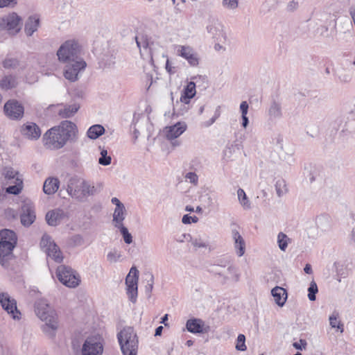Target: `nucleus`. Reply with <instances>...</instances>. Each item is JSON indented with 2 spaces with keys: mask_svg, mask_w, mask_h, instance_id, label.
<instances>
[{
  "mask_svg": "<svg viewBox=\"0 0 355 355\" xmlns=\"http://www.w3.org/2000/svg\"><path fill=\"white\" fill-rule=\"evenodd\" d=\"M137 45L140 50V53L143 55L141 49L145 51H148L151 58L153 57L155 43L149 38L148 35L144 33H139L135 37Z\"/></svg>",
  "mask_w": 355,
  "mask_h": 355,
  "instance_id": "obj_19",
  "label": "nucleus"
},
{
  "mask_svg": "<svg viewBox=\"0 0 355 355\" xmlns=\"http://www.w3.org/2000/svg\"><path fill=\"white\" fill-rule=\"evenodd\" d=\"M198 220V217L196 216H191L188 214H185L183 216L182 218V222L184 223V224H190L191 222L193 223H197Z\"/></svg>",
  "mask_w": 355,
  "mask_h": 355,
  "instance_id": "obj_53",
  "label": "nucleus"
},
{
  "mask_svg": "<svg viewBox=\"0 0 355 355\" xmlns=\"http://www.w3.org/2000/svg\"><path fill=\"white\" fill-rule=\"evenodd\" d=\"M352 79V76L349 74H343L339 76V80L342 83H349Z\"/></svg>",
  "mask_w": 355,
  "mask_h": 355,
  "instance_id": "obj_59",
  "label": "nucleus"
},
{
  "mask_svg": "<svg viewBox=\"0 0 355 355\" xmlns=\"http://www.w3.org/2000/svg\"><path fill=\"white\" fill-rule=\"evenodd\" d=\"M248 104L246 101H243L240 105V110L242 116L247 115L248 111Z\"/></svg>",
  "mask_w": 355,
  "mask_h": 355,
  "instance_id": "obj_58",
  "label": "nucleus"
},
{
  "mask_svg": "<svg viewBox=\"0 0 355 355\" xmlns=\"http://www.w3.org/2000/svg\"><path fill=\"white\" fill-rule=\"evenodd\" d=\"M334 265L338 282H340L342 278H346L348 277L349 270L347 266L340 262L335 263Z\"/></svg>",
  "mask_w": 355,
  "mask_h": 355,
  "instance_id": "obj_33",
  "label": "nucleus"
},
{
  "mask_svg": "<svg viewBox=\"0 0 355 355\" xmlns=\"http://www.w3.org/2000/svg\"><path fill=\"white\" fill-rule=\"evenodd\" d=\"M207 31L216 42L221 43L227 42V35L221 23L217 21H213L207 26Z\"/></svg>",
  "mask_w": 355,
  "mask_h": 355,
  "instance_id": "obj_17",
  "label": "nucleus"
},
{
  "mask_svg": "<svg viewBox=\"0 0 355 355\" xmlns=\"http://www.w3.org/2000/svg\"><path fill=\"white\" fill-rule=\"evenodd\" d=\"M221 44H222L221 42H217L215 44L214 49L216 51H221V50L225 51V48Z\"/></svg>",
  "mask_w": 355,
  "mask_h": 355,
  "instance_id": "obj_61",
  "label": "nucleus"
},
{
  "mask_svg": "<svg viewBox=\"0 0 355 355\" xmlns=\"http://www.w3.org/2000/svg\"><path fill=\"white\" fill-rule=\"evenodd\" d=\"M101 157L98 159V163L103 166H108L111 164L112 157L107 155V150L106 149H101Z\"/></svg>",
  "mask_w": 355,
  "mask_h": 355,
  "instance_id": "obj_42",
  "label": "nucleus"
},
{
  "mask_svg": "<svg viewBox=\"0 0 355 355\" xmlns=\"http://www.w3.org/2000/svg\"><path fill=\"white\" fill-rule=\"evenodd\" d=\"M58 60L67 64L64 76L66 79L75 82L78 74L85 70L87 63L81 58V46L76 40H68L61 44L57 51Z\"/></svg>",
  "mask_w": 355,
  "mask_h": 355,
  "instance_id": "obj_1",
  "label": "nucleus"
},
{
  "mask_svg": "<svg viewBox=\"0 0 355 355\" xmlns=\"http://www.w3.org/2000/svg\"><path fill=\"white\" fill-rule=\"evenodd\" d=\"M139 271L136 267L130 268L128 275L125 278V284L127 286V294L129 300L135 303L137 297V283Z\"/></svg>",
  "mask_w": 355,
  "mask_h": 355,
  "instance_id": "obj_11",
  "label": "nucleus"
},
{
  "mask_svg": "<svg viewBox=\"0 0 355 355\" xmlns=\"http://www.w3.org/2000/svg\"><path fill=\"white\" fill-rule=\"evenodd\" d=\"M15 245L12 244L11 242L3 241L0 242V264L7 268L9 265V261L12 259V250Z\"/></svg>",
  "mask_w": 355,
  "mask_h": 355,
  "instance_id": "obj_16",
  "label": "nucleus"
},
{
  "mask_svg": "<svg viewBox=\"0 0 355 355\" xmlns=\"http://www.w3.org/2000/svg\"><path fill=\"white\" fill-rule=\"evenodd\" d=\"M187 236L190 237L189 241L196 248H206L207 246L206 242L200 237H191L189 234H188Z\"/></svg>",
  "mask_w": 355,
  "mask_h": 355,
  "instance_id": "obj_44",
  "label": "nucleus"
},
{
  "mask_svg": "<svg viewBox=\"0 0 355 355\" xmlns=\"http://www.w3.org/2000/svg\"><path fill=\"white\" fill-rule=\"evenodd\" d=\"M4 178L6 180L8 181L9 183L12 184V182L15 180L16 178H20L19 177V173L17 171H15L11 167H6L3 169V173Z\"/></svg>",
  "mask_w": 355,
  "mask_h": 355,
  "instance_id": "obj_35",
  "label": "nucleus"
},
{
  "mask_svg": "<svg viewBox=\"0 0 355 355\" xmlns=\"http://www.w3.org/2000/svg\"><path fill=\"white\" fill-rule=\"evenodd\" d=\"M14 185L9 186L6 188V192L8 193L17 195L19 194L23 188V182L21 178H16L14 182H12Z\"/></svg>",
  "mask_w": 355,
  "mask_h": 355,
  "instance_id": "obj_34",
  "label": "nucleus"
},
{
  "mask_svg": "<svg viewBox=\"0 0 355 355\" xmlns=\"http://www.w3.org/2000/svg\"><path fill=\"white\" fill-rule=\"evenodd\" d=\"M187 128L185 122H178L174 125L165 127L163 132L166 139L171 141V145L173 147H178L181 145V141L176 139L183 134Z\"/></svg>",
  "mask_w": 355,
  "mask_h": 355,
  "instance_id": "obj_9",
  "label": "nucleus"
},
{
  "mask_svg": "<svg viewBox=\"0 0 355 355\" xmlns=\"http://www.w3.org/2000/svg\"><path fill=\"white\" fill-rule=\"evenodd\" d=\"M80 106L77 103L65 105L58 110V115L63 119L72 117L79 110Z\"/></svg>",
  "mask_w": 355,
  "mask_h": 355,
  "instance_id": "obj_26",
  "label": "nucleus"
},
{
  "mask_svg": "<svg viewBox=\"0 0 355 355\" xmlns=\"http://www.w3.org/2000/svg\"><path fill=\"white\" fill-rule=\"evenodd\" d=\"M153 284H154V276L152 273H150L148 275V279H147V284L145 287L146 292L148 294V295H150V293L153 288Z\"/></svg>",
  "mask_w": 355,
  "mask_h": 355,
  "instance_id": "obj_50",
  "label": "nucleus"
},
{
  "mask_svg": "<svg viewBox=\"0 0 355 355\" xmlns=\"http://www.w3.org/2000/svg\"><path fill=\"white\" fill-rule=\"evenodd\" d=\"M3 112L8 119L11 120H19L24 116V107L19 101L12 99L5 103Z\"/></svg>",
  "mask_w": 355,
  "mask_h": 355,
  "instance_id": "obj_12",
  "label": "nucleus"
},
{
  "mask_svg": "<svg viewBox=\"0 0 355 355\" xmlns=\"http://www.w3.org/2000/svg\"><path fill=\"white\" fill-rule=\"evenodd\" d=\"M300 343L295 342V343H294L293 344V346L295 349H300V350H302V349H305V347H306V340H303V339H300Z\"/></svg>",
  "mask_w": 355,
  "mask_h": 355,
  "instance_id": "obj_56",
  "label": "nucleus"
},
{
  "mask_svg": "<svg viewBox=\"0 0 355 355\" xmlns=\"http://www.w3.org/2000/svg\"><path fill=\"white\" fill-rule=\"evenodd\" d=\"M69 243L73 247L80 246L84 244V239L81 235L76 234L70 238Z\"/></svg>",
  "mask_w": 355,
  "mask_h": 355,
  "instance_id": "obj_47",
  "label": "nucleus"
},
{
  "mask_svg": "<svg viewBox=\"0 0 355 355\" xmlns=\"http://www.w3.org/2000/svg\"><path fill=\"white\" fill-rule=\"evenodd\" d=\"M165 68L166 71L171 75L174 74L176 72L175 68L172 66L168 59L166 60Z\"/></svg>",
  "mask_w": 355,
  "mask_h": 355,
  "instance_id": "obj_55",
  "label": "nucleus"
},
{
  "mask_svg": "<svg viewBox=\"0 0 355 355\" xmlns=\"http://www.w3.org/2000/svg\"><path fill=\"white\" fill-rule=\"evenodd\" d=\"M309 294L308 297L311 301H315L316 299L315 294L318 293V286L314 281H312L310 283L309 287L308 288Z\"/></svg>",
  "mask_w": 355,
  "mask_h": 355,
  "instance_id": "obj_45",
  "label": "nucleus"
},
{
  "mask_svg": "<svg viewBox=\"0 0 355 355\" xmlns=\"http://www.w3.org/2000/svg\"><path fill=\"white\" fill-rule=\"evenodd\" d=\"M299 4V0H293L288 4L287 8L290 11H293L297 8Z\"/></svg>",
  "mask_w": 355,
  "mask_h": 355,
  "instance_id": "obj_57",
  "label": "nucleus"
},
{
  "mask_svg": "<svg viewBox=\"0 0 355 355\" xmlns=\"http://www.w3.org/2000/svg\"><path fill=\"white\" fill-rule=\"evenodd\" d=\"M210 271L215 275H218L223 282L227 280L236 282L239 280L240 275L238 270L227 260L221 261L220 263L214 264Z\"/></svg>",
  "mask_w": 355,
  "mask_h": 355,
  "instance_id": "obj_6",
  "label": "nucleus"
},
{
  "mask_svg": "<svg viewBox=\"0 0 355 355\" xmlns=\"http://www.w3.org/2000/svg\"><path fill=\"white\" fill-rule=\"evenodd\" d=\"M242 125L244 128H245L249 123L248 118L247 117V115L242 116Z\"/></svg>",
  "mask_w": 355,
  "mask_h": 355,
  "instance_id": "obj_63",
  "label": "nucleus"
},
{
  "mask_svg": "<svg viewBox=\"0 0 355 355\" xmlns=\"http://www.w3.org/2000/svg\"><path fill=\"white\" fill-rule=\"evenodd\" d=\"M2 64L6 69H15L19 65V61L16 58L6 57Z\"/></svg>",
  "mask_w": 355,
  "mask_h": 355,
  "instance_id": "obj_40",
  "label": "nucleus"
},
{
  "mask_svg": "<svg viewBox=\"0 0 355 355\" xmlns=\"http://www.w3.org/2000/svg\"><path fill=\"white\" fill-rule=\"evenodd\" d=\"M204 327V322L202 320L197 318L189 319L186 323V328L187 331L193 334H202L206 332Z\"/></svg>",
  "mask_w": 355,
  "mask_h": 355,
  "instance_id": "obj_23",
  "label": "nucleus"
},
{
  "mask_svg": "<svg viewBox=\"0 0 355 355\" xmlns=\"http://www.w3.org/2000/svg\"><path fill=\"white\" fill-rule=\"evenodd\" d=\"M62 218L60 210H51L46 214V220L51 226H56L59 224Z\"/></svg>",
  "mask_w": 355,
  "mask_h": 355,
  "instance_id": "obj_29",
  "label": "nucleus"
},
{
  "mask_svg": "<svg viewBox=\"0 0 355 355\" xmlns=\"http://www.w3.org/2000/svg\"><path fill=\"white\" fill-rule=\"evenodd\" d=\"M329 324L332 328H337L342 333L343 331V325L340 323V321L338 319V315L332 314L329 317Z\"/></svg>",
  "mask_w": 355,
  "mask_h": 355,
  "instance_id": "obj_43",
  "label": "nucleus"
},
{
  "mask_svg": "<svg viewBox=\"0 0 355 355\" xmlns=\"http://www.w3.org/2000/svg\"><path fill=\"white\" fill-rule=\"evenodd\" d=\"M17 4V0H0V8L14 6Z\"/></svg>",
  "mask_w": 355,
  "mask_h": 355,
  "instance_id": "obj_54",
  "label": "nucleus"
},
{
  "mask_svg": "<svg viewBox=\"0 0 355 355\" xmlns=\"http://www.w3.org/2000/svg\"><path fill=\"white\" fill-rule=\"evenodd\" d=\"M8 241L11 242L12 244L16 245L17 236L15 233L10 230H3L0 231V242Z\"/></svg>",
  "mask_w": 355,
  "mask_h": 355,
  "instance_id": "obj_31",
  "label": "nucleus"
},
{
  "mask_svg": "<svg viewBox=\"0 0 355 355\" xmlns=\"http://www.w3.org/2000/svg\"><path fill=\"white\" fill-rule=\"evenodd\" d=\"M185 178L187 180L189 181V182L193 184L194 185H197L198 182V177L195 173L189 172L187 173Z\"/></svg>",
  "mask_w": 355,
  "mask_h": 355,
  "instance_id": "obj_52",
  "label": "nucleus"
},
{
  "mask_svg": "<svg viewBox=\"0 0 355 355\" xmlns=\"http://www.w3.org/2000/svg\"><path fill=\"white\" fill-rule=\"evenodd\" d=\"M232 237L236 254L239 257H242L245 250V243L243 238L236 230H232Z\"/></svg>",
  "mask_w": 355,
  "mask_h": 355,
  "instance_id": "obj_21",
  "label": "nucleus"
},
{
  "mask_svg": "<svg viewBox=\"0 0 355 355\" xmlns=\"http://www.w3.org/2000/svg\"><path fill=\"white\" fill-rule=\"evenodd\" d=\"M0 304L2 308L10 314L12 318L15 320L20 318L21 313L17 308L16 300L11 297L7 293H0Z\"/></svg>",
  "mask_w": 355,
  "mask_h": 355,
  "instance_id": "obj_14",
  "label": "nucleus"
},
{
  "mask_svg": "<svg viewBox=\"0 0 355 355\" xmlns=\"http://www.w3.org/2000/svg\"><path fill=\"white\" fill-rule=\"evenodd\" d=\"M162 330H163V327L162 326H159L158 327L156 328L155 329V336H161L162 335Z\"/></svg>",
  "mask_w": 355,
  "mask_h": 355,
  "instance_id": "obj_64",
  "label": "nucleus"
},
{
  "mask_svg": "<svg viewBox=\"0 0 355 355\" xmlns=\"http://www.w3.org/2000/svg\"><path fill=\"white\" fill-rule=\"evenodd\" d=\"M21 17L15 12H12L0 19V28L7 30L10 34L15 35L21 28Z\"/></svg>",
  "mask_w": 355,
  "mask_h": 355,
  "instance_id": "obj_10",
  "label": "nucleus"
},
{
  "mask_svg": "<svg viewBox=\"0 0 355 355\" xmlns=\"http://www.w3.org/2000/svg\"><path fill=\"white\" fill-rule=\"evenodd\" d=\"M271 294L278 306H283L284 305L287 299V293L284 288L276 286L272 289Z\"/></svg>",
  "mask_w": 355,
  "mask_h": 355,
  "instance_id": "obj_24",
  "label": "nucleus"
},
{
  "mask_svg": "<svg viewBox=\"0 0 355 355\" xmlns=\"http://www.w3.org/2000/svg\"><path fill=\"white\" fill-rule=\"evenodd\" d=\"M122 257L121 252L116 249H113L108 252L106 256L107 261L110 263H114L119 261Z\"/></svg>",
  "mask_w": 355,
  "mask_h": 355,
  "instance_id": "obj_38",
  "label": "nucleus"
},
{
  "mask_svg": "<svg viewBox=\"0 0 355 355\" xmlns=\"http://www.w3.org/2000/svg\"><path fill=\"white\" fill-rule=\"evenodd\" d=\"M196 84L191 81L183 90V93L180 97V101L184 104H188L190 100L196 95Z\"/></svg>",
  "mask_w": 355,
  "mask_h": 355,
  "instance_id": "obj_25",
  "label": "nucleus"
},
{
  "mask_svg": "<svg viewBox=\"0 0 355 355\" xmlns=\"http://www.w3.org/2000/svg\"><path fill=\"white\" fill-rule=\"evenodd\" d=\"M117 338L123 355H137L138 338L132 327H124L118 333Z\"/></svg>",
  "mask_w": 355,
  "mask_h": 355,
  "instance_id": "obj_5",
  "label": "nucleus"
},
{
  "mask_svg": "<svg viewBox=\"0 0 355 355\" xmlns=\"http://www.w3.org/2000/svg\"><path fill=\"white\" fill-rule=\"evenodd\" d=\"M220 107L218 106V107H217V108H216V110L215 111L214 116L211 119H210L209 121H207L204 122L203 125L205 127L210 126L220 116Z\"/></svg>",
  "mask_w": 355,
  "mask_h": 355,
  "instance_id": "obj_51",
  "label": "nucleus"
},
{
  "mask_svg": "<svg viewBox=\"0 0 355 355\" xmlns=\"http://www.w3.org/2000/svg\"><path fill=\"white\" fill-rule=\"evenodd\" d=\"M56 276L59 281L69 288L77 287L80 282V276L71 268L60 265L57 268Z\"/></svg>",
  "mask_w": 355,
  "mask_h": 355,
  "instance_id": "obj_7",
  "label": "nucleus"
},
{
  "mask_svg": "<svg viewBox=\"0 0 355 355\" xmlns=\"http://www.w3.org/2000/svg\"><path fill=\"white\" fill-rule=\"evenodd\" d=\"M35 311L37 316L44 322L42 326V331L49 337L53 338L58 329V315L55 311L45 300L36 302Z\"/></svg>",
  "mask_w": 355,
  "mask_h": 355,
  "instance_id": "obj_3",
  "label": "nucleus"
},
{
  "mask_svg": "<svg viewBox=\"0 0 355 355\" xmlns=\"http://www.w3.org/2000/svg\"><path fill=\"white\" fill-rule=\"evenodd\" d=\"M111 202L112 204L116 205V207H121L124 206V205L116 197L112 198Z\"/></svg>",
  "mask_w": 355,
  "mask_h": 355,
  "instance_id": "obj_60",
  "label": "nucleus"
},
{
  "mask_svg": "<svg viewBox=\"0 0 355 355\" xmlns=\"http://www.w3.org/2000/svg\"><path fill=\"white\" fill-rule=\"evenodd\" d=\"M67 191L71 198L83 201L87 196L96 193V188L83 179L71 178L69 180Z\"/></svg>",
  "mask_w": 355,
  "mask_h": 355,
  "instance_id": "obj_4",
  "label": "nucleus"
},
{
  "mask_svg": "<svg viewBox=\"0 0 355 355\" xmlns=\"http://www.w3.org/2000/svg\"><path fill=\"white\" fill-rule=\"evenodd\" d=\"M105 132V128L101 125H94L87 130V137L91 139H96Z\"/></svg>",
  "mask_w": 355,
  "mask_h": 355,
  "instance_id": "obj_32",
  "label": "nucleus"
},
{
  "mask_svg": "<svg viewBox=\"0 0 355 355\" xmlns=\"http://www.w3.org/2000/svg\"><path fill=\"white\" fill-rule=\"evenodd\" d=\"M177 55L187 60L192 67H196L199 64L198 53L190 46L180 45L177 47Z\"/></svg>",
  "mask_w": 355,
  "mask_h": 355,
  "instance_id": "obj_15",
  "label": "nucleus"
},
{
  "mask_svg": "<svg viewBox=\"0 0 355 355\" xmlns=\"http://www.w3.org/2000/svg\"><path fill=\"white\" fill-rule=\"evenodd\" d=\"M60 181L58 178H47L43 186V191L47 195L55 193L59 188Z\"/></svg>",
  "mask_w": 355,
  "mask_h": 355,
  "instance_id": "obj_27",
  "label": "nucleus"
},
{
  "mask_svg": "<svg viewBox=\"0 0 355 355\" xmlns=\"http://www.w3.org/2000/svg\"><path fill=\"white\" fill-rule=\"evenodd\" d=\"M237 196H238V199H239V202L241 205V206L245 209H250V207H251L250 202V200H249L248 198L247 197L244 190L242 189H239L237 191Z\"/></svg>",
  "mask_w": 355,
  "mask_h": 355,
  "instance_id": "obj_36",
  "label": "nucleus"
},
{
  "mask_svg": "<svg viewBox=\"0 0 355 355\" xmlns=\"http://www.w3.org/2000/svg\"><path fill=\"white\" fill-rule=\"evenodd\" d=\"M269 114L270 117L277 119L282 116V109L279 103L273 102L269 108Z\"/></svg>",
  "mask_w": 355,
  "mask_h": 355,
  "instance_id": "obj_39",
  "label": "nucleus"
},
{
  "mask_svg": "<svg viewBox=\"0 0 355 355\" xmlns=\"http://www.w3.org/2000/svg\"><path fill=\"white\" fill-rule=\"evenodd\" d=\"M40 26V18L37 15H34L30 16L26 21L24 26V32L28 37L33 35Z\"/></svg>",
  "mask_w": 355,
  "mask_h": 355,
  "instance_id": "obj_22",
  "label": "nucleus"
},
{
  "mask_svg": "<svg viewBox=\"0 0 355 355\" xmlns=\"http://www.w3.org/2000/svg\"><path fill=\"white\" fill-rule=\"evenodd\" d=\"M304 271L306 273V274H312L313 273V270H312V268H311V266L309 263L306 264L304 268Z\"/></svg>",
  "mask_w": 355,
  "mask_h": 355,
  "instance_id": "obj_62",
  "label": "nucleus"
},
{
  "mask_svg": "<svg viewBox=\"0 0 355 355\" xmlns=\"http://www.w3.org/2000/svg\"><path fill=\"white\" fill-rule=\"evenodd\" d=\"M35 219V214L33 207L31 204H25L22 207V214L21 215V222L24 226L31 225Z\"/></svg>",
  "mask_w": 355,
  "mask_h": 355,
  "instance_id": "obj_20",
  "label": "nucleus"
},
{
  "mask_svg": "<svg viewBox=\"0 0 355 355\" xmlns=\"http://www.w3.org/2000/svg\"><path fill=\"white\" fill-rule=\"evenodd\" d=\"M116 228L119 229L125 243L130 244L132 242V236L124 225L116 227Z\"/></svg>",
  "mask_w": 355,
  "mask_h": 355,
  "instance_id": "obj_46",
  "label": "nucleus"
},
{
  "mask_svg": "<svg viewBox=\"0 0 355 355\" xmlns=\"http://www.w3.org/2000/svg\"><path fill=\"white\" fill-rule=\"evenodd\" d=\"M78 128L70 121H63L59 125L47 130L43 135L44 146L51 150L60 149L67 142H75L78 137Z\"/></svg>",
  "mask_w": 355,
  "mask_h": 355,
  "instance_id": "obj_2",
  "label": "nucleus"
},
{
  "mask_svg": "<svg viewBox=\"0 0 355 355\" xmlns=\"http://www.w3.org/2000/svg\"><path fill=\"white\" fill-rule=\"evenodd\" d=\"M290 242H291V239H290V238H288V236L286 234H284L283 232H279L278 234L277 243H278V246H279V249L282 251L286 250V249L288 247V244Z\"/></svg>",
  "mask_w": 355,
  "mask_h": 355,
  "instance_id": "obj_37",
  "label": "nucleus"
},
{
  "mask_svg": "<svg viewBox=\"0 0 355 355\" xmlns=\"http://www.w3.org/2000/svg\"><path fill=\"white\" fill-rule=\"evenodd\" d=\"M126 215V209L125 206L121 207H115L114 213H113V223H114V227H121L123 225V220L125 218Z\"/></svg>",
  "mask_w": 355,
  "mask_h": 355,
  "instance_id": "obj_28",
  "label": "nucleus"
},
{
  "mask_svg": "<svg viewBox=\"0 0 355 355\" xmlns=\"http://www.w3.org/2000/svg\"><path fill=\"white\" fill-rule=\"evenodd\" d=\"M40 246L48 257H51L55 262L60 263L62 261L63 257L59 247L49 235H43L41 239Z\"/></svg>",
  "mask_w": 355,
  "mask_h": 355,
  "instance_id": "obj_8",
  "label": "nucleus"
},
{
  "mask_svg": "<svg viewBox=\"0 0 355 355\" xmlns=\"http://www.w3.org/2000/svg\"><path fill=\"white\" fill-rule=\"evenodd\" d=\"M245 337L243 334H239L237 338L236 349L239 351L246 350V346L245 344Z\"/></svg>",
  "mask_w": 355,
  "mask_h": 355,
  "instance_id": "obj_48",
  "label": "nucleus"
},
{
  "mask_svg": "<svg viewBox=\"0 0 355 355\" xmlns=\"http://www.w3.org/2000/svg\"><path fill=\"white\" fill-rule=\"evenodd\" d=\"M275 189L279 197L285 194L288 191L285 180L283 179L277 180L275 183Z\"/></svg>",
  "mask_w": 355,
  "mask_h": 355,
  "instance_id": "obj_41",
  "label": "nucleus"
},
{
  "mask_svg": "<svg viewBox=\"0 0 355 355\" xmlns=\"http://www.w3.org/2000/svg\"><path fill=\"white\" fill-rule=\"evenodd\" d=\"M21 133L28 139L37 140L41 136V130L36 123L28 122L21 126Z\"/></svg>",
  "mask_w": 355,
  "mask_h": 355,
  "instance_id": "obj_18",
  "label": "nucleus"
},
{
  "mask_svg": "<svg viewBox=\"0 0 355 355\" xmlns=\"http://www.w3.org/2000/svg\"><path fill=\"white\" fill-rule=\"evenodd\" d=\"M82 355H102L103 345L100 338H87L82 347Z\"/></svg>",
  "mask_w": 355,
  "mask_h": 355,
  "instance_id": "obj_13",
  "label": "nucleus"
},
{
  "mask_svg": "<svg viewBox=\"0 0 355 355\" xmlns=\"http://www.w3.org/2000/svg\"><path fill=\"white\" fill-rule=\"evenodd\" d=\"M223 6L228 10H234L239 6V0H223Z\"/></svg>",
  "mask_w": 355,
  "mask_h": 355,
  "instance_id": "obj_49",
  "label": "nucleus"
},
{
  "mask_svg": "<svg viewBox=\"0 0 355 355\" xmlns=\"http://www.w3.org/2000/svg\"><path fill=\"white\" fill-rule=\"evenodd\" d=\"M17 85L16 78L12 76H6L0 81V88L4 90L12 89Z\"/></svg>",
  "mask_w": 355,
  "mask_h": 355,
  "instance_id": "obj_30",
  "label": "nucleus"
}]
</instances>
